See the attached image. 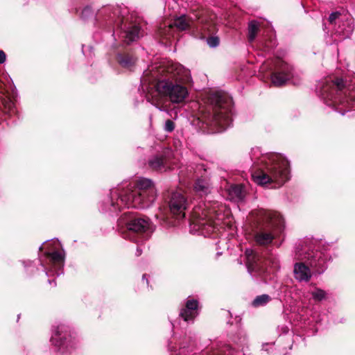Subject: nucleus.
<instances>
[{"instance_id": "nucleus-43", "label": "nucleus", "mask_w": 355, "mask_h": 355, "mask_svg": "<svg viewBox=\"0 0 355 355\" xmlns=\"http://www.w3.org/2000/svg\"><path fill=\"white\" fill-rule=\"evenodd\" d=\"M171 322V324L173 326V328H175V324L172 322Z\"/></svg>"}, {"instance_id": "nucleus-30", "label": "nucleus", "mask_w": 355, "mask_h": 355, "mask_svg": "<svg viewBox=\"0 0 355 355\" xmlns=\"http://www.w3.org/2000/svg\"><path fill=\"white\" fill-rule=\"evenodd\" d=\"M271 300V297L267 294L257 296L252 301V304L254 307L266 305Z\"/></svg>"}, {"instance_id": "nucleus-11", "label": "nucleus", "mask_w": 355, "mask_h": 355, "mask_svg": "<svg viewBox=\"0 0 355 355\" xmlns=\"http://www.w3.org/2000/svg\"><path fill=\"white\" fill-rule=\"evenodd\" d=\"M193 224L205 236H210L217 229L218 225L216 220H220V214L214 208L210 207V203H202L196 206L193 210Z\"/></svg>"}, {"instance_id": "nucleus-44", "label": "nucleus", "mask_w": 355, "mask_h": 355, "mask_svg": "<svg viewBox=\"0 0 355 355\" xmlns=\"http://www.w3.org/2000/svg\"><path fill=\"white\" fill-rule=\"evenodd\" d=\"M42 246L40 247V250H42Z\"/></svg>"}, {"instance_id": "nucleus-29", "label": "nucleus", "mask_w": 355, "mask_h": 355, "mask_svg": "<svg viewBox=\"0 0 355 355\" xmlns=\"http://www.w3.org/2000/svg\"><path fill=\"white\" fill-rule=\"evenodd\" d=\"M259 29V24L257 21H251L248 24V40L250 42L254 41Z\"/></svg>"}, {"instance_id": "nucleus-14", "label": "nucleus", "mask_w": 355, "mask_h": 355, "mask_svg": "<svg viewBox=\"0 0 355 355\" xmlns=\"http://www.w3.org/2000/svg\"><path fill=\"white\" fill-rule=\"evenodd\" d=\"M271 82L273 85L281 87L284 85L294 76V69L291 64L282 59H275L270 63Z\"/></svg>"}, {"instance_id": "nucleus-31", "label": "nucleus", "mask_w": 355, "mask_h": 355, "mask_svg": "<svg viewBox=\"0 0 355 355\" xmlns=\"http://www.w3.org/2000/svg\"><path fill=\"white\" fill-rule=\"evenodd\" d=\"M232 339L233 341L237 345H245L247 341V336L245 331L243 329H239Z\"/></svg>"}, {"instance_id": "nucleus-35", "label": "nucleus", "mask_w": 355, "mask_h": 355, "mask_svg": "<svg viewBox=\"0 0 355 355\" xmlns=\"http://www.w3.org/2000/svg\"><path fill=\"white\" fill-rule=\"evenodd\" d=\"M175 124L172 120L167 119L165 121L164 125V130L165 132H172L175 130Z\"/></svg>"}, {"instance_id": "nucleus-26", "label": "nucleus", "mask_w": 355, "mask_h": 355, "mask_svg": "<svg viewBox=\"0 0 355 355\" xmlns=\"http://www.w3.org/2000/svg\"><path fill=\"white\" fill-rule=\"evenodd\" d=\"M277 45V40L272 35L263 37L258 42L259 49L264 53H271Z\"/></svg>"}, {"instance_id": "nucleus-24", "label": "nucleus", "mask_w": 355, "mask_h": 355, "mask_svg": "<svg viewBox=\"0 0 355 355\" xmlns=\"http://www.w3.org/2000/svg\"><path fill=\"white\" fill-rule=\"evenodd\" d=\"M230 198L236 202L244 200L246 191L242 184H232L227 189Z\"/></svg>"}, {"instance_id": "nucleus-39", "label": "nucleus", "mask_w": 355, "mask_h": 355, "mask_svg": "<svg viewBox=\"0 0 355 355\" xmlns=\"http://www.w3.org/2000/svg\"><path fill=\"white\" fill-rule=\"evenodd\" d=\"M142 282H146L147 286H148L149 282L148 279V275L146 274H144L142 276Z\"/></svg>"}, {"instance_id": "nucleus-20", "label": "nucleus", "mask_w": 355, "mask_h": 355, "mask_svg": "<svg viewBox=\"0 0 355 355\" xmlns=\"http://www.w3.org/2000/svg\"><path fill=\"white\" fill-rule=\"evenodd\" d=\"M200 311L199 302L194 298L188 297L184 306L180 311L179 316L187 323L193 324Z\"/></svg>"}, {"instance_id": "nucleus-10", "label": "nucleus", "mask_w": 355, "mask_h": 355, "mask_svg": "<svg viewBox=\"0 0 355 355\" xmlns=\"http://www.w3.org/2000/svg\"><path fill=\"white\" fill-rule=\"evenodd\" d=\"M262 220L255 233V241L262 245L272 243L273 239L282 234L285 228V222L282 216L275 211H262Z\"/></svg>"}, {"instance_id": "nucleus-37", "label": "nucleus", "mask_w": 355, "mask_h": 355, "mask_svg": "<svg viewBox=\"0 0 355 355\" xmlns=\"http://www.w3.org/2000/svg\"><path fill=\"white\" fill-rule=\"evenodd\" d=\"M6 60V55L5 52L0 50V64H3Z\"/></svg>"}, {"instance_id": "nucleus-28", "label": "nucleus", "mask_w": 355, "mask_h": 355, "mask_svg": "<svg viewBox=\"0 0 355 355\" xmlns=\"http://www.w3.org/2000/svg\"><path fill=\"white\" fill-rule=\"evenodd\" d=\"M193 189L199 195H205L209 192V183L205 178H198L194 183Z\"/></svg>"}, {"instance_id": "nucleus-19", "label": "nucleus", "mask_w": 355, "mask_h": 355, "mask_svg": "<svg viewBox=\"0 0 355 355\" xmlns=\"http://www.w3.org/2000/svg\"><path fill=\"white\" fill-rule=\"evenodd\" d=\"M171 156L172 151L171 150H164L159 153L151 156L148 160V166L154 171L165 172L172 168Z\"/></svg>"}, {"instance_id": "nucleus-16", "label": "nucleus", "mask_w": 355, "mask_h": 355, "mask_svg": "<svg viewBox=\"0 0 355 355\" xmlns=\"http://www.w3.org/2000/svg\"><path fill=\"white\" fill-rule=\"evenodd\" d=\"M175 346L169 345L173 355H188L193 352L197 346L196 334L189 331L175 341Z\"/></svg>"}, {"instance_id": "nucleus-32", "label": "nucleus", "mask_w": 355, "mask_h": 355, "mask_svg": "<svg viewBox=\"0 0 355 355\" xmlns=\"http://www.w3.org/2000/svg\"><path fill=\"white\" fill-rule=\"evenodd\" d=\"M209 109V107H208V105L207 104V108H206V110L204 112V110H202V119H201V121L202 122V123H205L206 124L208 127H213V128H217V130L218 132H222V131H224L228 127H230V125H223L222 124L221 125H211V124H209L207 123H206V120H205V114H207V110Z\"/></svg>"}, {"instance_id": "nucleus-17", "label": "nucleus", "mask_w": 355, "mask_h": 355, "mask_svg": "<svg viewBox=\"0 0 355 355\" xmlns=\"http://www.w3.org/2000/svg\"><path fill=\"white\" fill-rule=\"evenodd\" d=\"M189 207L187 198L182 193L175 191L171 193L168 201V207L171 214L177 219L185 217V211Z\"/></svg>"}, {"instance_id": "nucleus-22", "label": "nucleus", "mask_w": 355, "mask_h": 355, "mask_svg": "<svg viewBox=\"0 0 355 355\" xmlns=\"http://www.w3.org/2000/svg\"><path fill=\"white\" fill-rule=\"evenodd\" d=\"M191 24H192V20L187 15H182L180 17H178L174 19L173 26L170 25L164 30L165 35L164 36L163 35V37H165L166 39H168V36L166 34V32L171 31L173 26H175L180 31H185V30H187L191 26ZM162 33H163V31L160 32V35L162 36Z\"/></svg>"}, {"instance_id": "nucleus-25", "label": "nucleus", "mask_w": 355, "mask_h": 355, "mask_svg": "<svg viewBox=\"0 0 355 355\" xmlns=\"http://www.w3.org/2000/svg\"><path fill=\"white\" fill-rule=\"evenodd\" d=\"M354 24L351 19L339 21L338 28L336 30V34L342 36L343 38L349 37L354 31Z\"/></svg>"}, {"instance_id": "nucleus-27", "label": "nucleus", "mask_w": 355, "mask_h": 355, "mask_svg": "<svg viewBox=\"0 0 355 355\" xmlns=\"http://www.w3.org/2000/svg\"><path fill=\"white\" fill-rule=\"evenodd\" d=\"M277 334H278L279 338H281L282 336L286 337L288 341V346L284 347V349H286L288 347L289 349H291L293 341V336L292 334L290 332V328L288 325L286 324L278 325L277 327Z\"/></svg>"}, {"instance_id": "nucleus-42", "label": "nucleus", "mask_w": 355, "mask_h": 355, "mask_svg": "<svg viewBox=\"0 0 355 355\" xmlns=\"http://www.w3.org/2000/svg\"><path fill=\"white\" fill-rule=\"evenodd\" d=\"M268 345H269L268 343L263 344V346H262V349L265 350V351H268V349L266 348V347H268Z\"/></svg>"}, {"instance_id": "nucleus-3", "label": "nucleus", "mask_w": 355, "mask_h": 355, "mask_svg": "<svg viewBox=\"0 0 355 355\" xmlns=\"http://www.w3.org/2000/svg\"><path fill=\"white\" fill-rule=\"evenodd\" d=\"M254 182L268 189L279 188L290 179V164L282 154L263 153L259 147L250 151Z\"/></svg>"}, {"instance_id": "nucleus-15", "label": "nucleus", "mask_w": 355, "mask_h": 355, "mask_svg": "<svg viewBox=\"0 0 355 355\" xmlns=\"http://www.w3.org/2000/svg\"><path fill=\"white\" fill-rule=\"evenodd\" d=\"M291 320L295 326L304 329L307 334L318 331L317 322L311 315V311L302 308L291 315Z\"/></svg>"}, {"instance_id": "nucleus-13", "label": "nucleus", "mask_w": 355, "mask_h": 355, "mask_svg": "<svg viewBox=\"0 0 355 355\" xmlns=\"http://www.w3.org/2000/svg\"><path fill=\"white\" fill-rule=\"evenodd\" d=\"M245 265L248 273L255 279L266 280L270 272L267 261L259 253L251 248L245 250Z\"/></svg>"}, {"instance_id": "nucleus-7", "label": "nucleus", "mask_w": 355, "mask_h": 355, "mask_svg": "<svg viewBox=\"0 0 355 355\" xmlns=\"http://www.w3.org/2000/svg\"><path fill=\"white\" fill-rule=\"evenodd\" d=\"M46 248L48 249L44 252V259L41 258L37 262L28 259L19 261L28 276L34 275L40 270L48 277L63 274L65 254L63 250H60V241L53 239Z\"/></svg>"}, {"instance_id": "nucleus-40", "label": "nucleus", "mask_w": 355, "mask_h": 355, "mask_svg": "<svg viewBox=\"0 0 355 355\" xmlns=\"http://www.w3.org/2000/svg\"><path fill=\"white\" fill-rule=\"evenodd\" d=\"M141 253H142V250L141 249L140 247L138 246L137 248V251H136V255L140 256L141 254Z\"/></svg>"}, {"instance_id": "nucleus-36", "label": "nucleus", "mask_w": 355, "mask_h": 355, "mask_svg": "<svg viewBox=\"0 0 355 355\" xmlns=\"http://www.w3.org/2000/svg\"><path fill=\"white\" fill-rule=\"evenodd\" d=\"M340 13L339 12H331L329 17V23L333 24L334 23H336V19H338L339 21H341L340 19Z\"/></svg>"}, {"instance_id": "nucleus-38", "label": "nucleus", "mask_w": 355, "mask_h": 355, "mask_svg": "<svg viewBox=\"0 0 355 355\" xmlns=\"http://www.w3.org/2000/svg\"><path fill=\"white\" fill-rule=\"evenodd\" d=\"M89 49V51H92L93 49V47L91 46H86V45H83L82 46V51L84 54L86 53V49Z\"/></svg>"}, {"instance_id": "nucleus-45", "label": "nucleus", "mask_w": 355, "mask_h": 355, "mask_svg": "<svg viewBox=\"0 0 355 355\" xmlns=\"http://www.w3.org/2000/svg\"><path fill=\"white\" fill-rule=\"evenodd\" d=\"M284 355H288L287 353H285Z\"/></svg>"}, {"instance_id": "nucleus-21", "label": "nucleus", "mask_w": 355, "mask_h": 355, "mask_svg": "<svg viewBox=\"0 0 355 355\" xmlns=\"http://www.w3.org/2000/svg\"><path fill=\"white\" fill-rule=\"evenodd\" d=\"M293 275L299 282H308L313 275H315L313 270L304 261H298L294 264Z\"/></svg>"}, {"instance_id": "nucleus-41", "label": "nucleus", "mask_w": 355, "mask_h": 355, "mask_svg": "<svg viewBox=\"0 0 355 355\" xmlns=\"http://www.w3.org/2000/svg\"><path fill=\"white\" fill-rule=\"evenodd\" d=\"M48 282L50 285H52L53 284V286H55L56 284L55 282V280L54 279H48Z\"/></svg>"}, {"instance_id": "nucleus-6", "label": "nucleus", "mask_w": 355, "mask_h": 355, "mask_svg": "<svg viewBox=\"0 0 355 355\" xmlns=\"http://www.w3.org/2000/svg\"><path fill=\"white\" fill-rule=\"evenodd\" d=\"M293 257L296 261H305L315 275L325 272L331 259L327 246L320 241L308 237L300 239L295 243Z\"/></svg>"}, {"instance_id": "nucleus-2", "label": "nucleus", "mask_w": 355, "mask_h": 355, "mask_svg": "<svg viewBox=\"0 0 355 355\" xmlns=\"http://www.w3.org/2000/svg\"><path fill=\"white\" fill-rule=\"evenodd\" d=\"M157 190L151 179L139 177L130 182H123L110 190L98 202L101 212L117 214L124 209H146L153 205Z\"/></svg>"}, {"instance_id": "nucleus-9", "label": "nucleus", "mask_w": 355, "mask_h": 355, "mask_svg": "<svg viewBox=\"0 0 355 355\" xmlns=\"http://www.w3.org/2000/svg\"><path fill=\"white\" fill-rule=\"evenodd\" d=\"M123 238L135 243L143 242L150 239L155 227L150 220L140 216L137 212L128 211L118 219Z\"/></svg>"}, {"instance_id": "nucleus-23", "label": "nucleus", "mask_w": 355, "mask_h": 355, "mask_svg": "<svg viewBox=\"0 0 355 355\" xmlns=\"http://www.w3.org/2000/svg\"><path fill=\"white\" fill-rule=\"evenodd\" d=\"M308 294L311 295L312 300L315 302H321L329 298V291L322 289L311 284L308 290Z\"/></svg>"}, {"instance_id": "nucleus-33", "label": "nucleus", "mask_w": 355, "mask_h": 355, "mask_svg": "<svg viewBox=\"0 0 355 355\" xmlns=\"http://www.w3.org/2000/svg\"><path fill=\"white\" fill-rule=\"evenodd\" d=\"M220 40L217 36H211L207 37V44L211 48H216L219 45Z\"/></svg>"}, {"instance_id": "nucleus-34", "label": "nucleus", "mask_w": 355, "mask_h": 355, "mask_svg": "<svg viewBox=\"0 0 355 355\" xmlns=\"http://www.w3.org/2000/svg\"><path fill=\"white\" fill-rule=\"evenodd\" d=\"M93 15L92 9L90 6H86L84 8L81 12L80 17L83 20H86L89 17H92Z\"/></svg>"}, {"instance_id": "nucleus-8", "label": "nucleus", "mask_w": 355, "mask_h": 355, "mask_svg": "<svg viewBox=\"0 0 355 355\" xmlns=\"http://www.w3.org/2000/svg\"><path fill=\"white\" fill-rule=\"evenodd\" d=\"M205 103L209 107L207 114H205L206 123L211 125H232L233 101L227 94L219 92L207 94Z\"/></svg>"}, {"instance_id": "nucleus-18", "label": "nucleus", "mask_w": 355, "mask_h": 355, "mask_svg": "<svg viewBox=\"0 0 355 355\" xmlns=\"http://www.w3.org/2000/svg\"><path fill=\"white\" fill-rule=\"evenodd\" d=\"M114 59L121 68L128 71L134 70L138 60L135 52L131 48L118 49Z\"/></svg>"}, {"instance_id": "nucleus-12", "label": "nucleus", "mask_w": 355, "mask_h": 355, "mask_svg": "<svg viewBox=\"0 0 355 355\" xmlns=\"http://www.w3.org/2000/svg\"><path fill=\"white\" fill-rule=\"evenodd\" d=\"M50 340L62 355L69 353L77 344L74 334L71 332L69 327L63 324L53 326Z\"/></svg>"}, {"instance_id": "nucleus-1", "label": "nucleus", "mask_w": 355, "mask_h": 355, "mask_svg": "<svg viewBox=\"0 0 355 355\" xmlns=\"http://www.w3.org/2000/svg\"><path fill=\"white\" fill-rule=\"evenodd\" d=\"M191 82L190 71L172 61L159 68H148L141 78L144 97L160 111H166L164 107L159 106L161 97H166L173 104L184 103L189 96L187 85Z\"/></svg>"}, {"instance_id": "nucleus-5", "label": "nucleus", "mask_w": 355, "mask_h": 355, "mask_svg": "<svg viewBox=\"0 0 355 355\" xmlns=\"http://www.w3.org/2000/svg\"><path fill=\"white\" fill-rule=\"evenodd\" d=\"M316 92L324 104L341 115L355 110V89L347 88L342 78L328 77L320 80Z\"/></svg>"}, {"instance_id": "nucleus-4", "label": "nucleus", "mask_w": 355, "mask_h": 355, "mask_svg": "<svg viewBox=\"0 0 355 355\" xmlns=\"http://www.w3.org/2000/svg\"><path fill=\"white\" fill-rule=\"evenodd\" d=\"M126 10L108 6L103 7L97 14L96 20L101 26H107L113 31L116 45L129 44L143 35L139 23L132 20V16L124 17Z\"/></svg>"}]
</instances>
